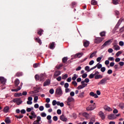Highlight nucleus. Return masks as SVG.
Listing matches in <instances>:
<instances>
[{
    "label": "nucleus",
    "mask_w": 124,
    "mask_h": 124,
    "mask_svg": "<svg viewBox=\"0 0 124 124\" xmlns=\"http://www.w3.org/2000/svg\"><path fill=\"white\" fill-rule=\"evenodd\" d=\"M74 101V98L71 96H69L67 98V100L65 101V104L67 105L68 106L70 107L71 106V102H73Z\"/></svg>",
    "instance_id": "obj_1"
},
{
    "label": "nucleus",
    "mask_w": 124,
    "mask_h": 124,
    "mask_svg": "<svg viewBox=\"0 0 124 124\" xmlns=\"http://www.w3.org/2000/svg\"><path fill=\"white\" fill-rule=\"evenodd\" d=\"M52 105L53 106H56L57 105L58 106H60V107H63L64 106V104L63 103H61L60 101L57 102L56 100L52 101Z\"/></svg>",
    "instance_id": "obj_2"
},
{
    "label": "nucleus",
    "mask_w": 124,
    "mask_h": 124,
    "mask_svg": "<svg viewBox=\"0 0 124 124\" xmlns=\"http://www.w3.org/2000/svg\"><path fill=\"white\" fill-rule=\"evenodd\" d=\"M14 102V103H16L17 105H20V104H22L23 103V101L21 100V98H16L14 99L13 101H11V102Z\"/></svg>",
    "instance_id": "obj_3"
},
{
    "label": "nucleus",
    "mask_w": 124,
    "mask_h": 124,
    "mask_svg": "<svg viewBox=\"0 0 124 124\" xmlns=\"http://www.w3.org/2000/svg\"><path fill=\"white\" fill-rule=\"evenodd\" d=\"M96 107L95 105V103H93V105H90L88 107L86 108L87 111H93V110H94Z\"/></svg>",
    "instance_id": "obj_4"
},
{
    "label": "nucleus",
    "mask_w": 124,
    "mask_h": 124,
    "mask_svg": "<svg viewBox=\"0 0 124 124\" xmlns=\"http://www.w3.org/2000/svg\"><path fill=\"white\" fill-rule=\"evenodd\" d=\"M108 80H110V78H104L98 83V85H104L106 84V82H107Z\"/></svg>",
    "instance_id": "obj_5"
},
{
    "label": "nucleus",
    "mask_w": 124,
    "mask_h": 124,
    "mask_svg": "<svg viewBox=\"0 0 124 124\" xmlns=\"http://www.w3.org/2000/svg\"><path fill=\"white\" fill-rule=\"evenodd\" d=\"M103 40H104V38L97 37L95 38L94 40V43H96V44H99V43H101V42H102Z\"/></svg>",
    "instance_id": "obj_6"
},
{
    "label": "nucleus",
    "mask_w": 124,
    "mask_h": 124,
    "mask_svg": "<svg viewBox=\"0 0 124 124\" xmlns=\"http://www.w3.org/2000/svg\"><path fill=\"white\" fill-rule=\"evenodd\" d=\"M110 44H111V40H108V41H107L102 46H101V48H104V47H105V46H107L108 45H110Z\"/></svg>",
    "instance_id": "obj_7"
},
{
    "label": "nucleus",
    "mask_w": 124,
    "mask_h": 124,
    "mask_svg": "<svg viewBox=\"0 0 124 124\" xmlns=\"http://www.w3.org/2000/svg\"><path fill=\"white\" fill-rule=\"evenodd\" d=\"M56 93L59 95H61V94H62V88L61 87H58L56 89Z\"/></svg>",
    "instance_id": "obj_8"
},
{
    "label": "nucleus",
    "mask_w": 124,
    "mask_h": 124,
    "mask_svg": "<svg viewBox=\"0 0 124 124\" xmlns=\"http://www.w3.org/2000/svg\"><path fill=\"white\" fill-rule=\"evenodd\" d=\"M112 48L113 49H114V50H115L116 51H119V50L121 49V47H120V46L115 44H113Z\"/></svg>",
    "instance_id": "obj_9"
},
{
    "label": "nucleus",
    "mask_w": 124,
    "mask_h": 124,
    "mask_svg": "<svg viewBox=\"0 0 124 124\" xmlns=\"http://www.w3.org/2000/svg\"><path fill=\"white\" fill-rule=\"evenodd\" d=\"M27 104L28 105H31L32 104V97H29L28 98V101H27Z\"/></svg>",
    "instance_id": "obj_10"
},
{
    "label": "nucleus",
    "mask_w": 124,
    "mask_h": 124,
    "mask_svg": "<svg viewBox=\"0 0 124 124\" xmlns=\"http://www.w3.org/2000/svg\"><path fill=\"white\" fill-rule=\"evenodd\" d=\"M41 121V117L40 116H37V120L36 121H34L32 124H40L39 122Z\"/></svg>",
    "instance_id": "obj_11"
},
{
    "label": "nucleus",
    "mask_w": 124,
    "mask_h": 124,
    "mask_svg": "<svg viewBox=\"0 0 124 124\" xmlns=\"http://www.w3.org/2000/svg\"><path fill=\"white\" fill-rule=\"evenodd\" d=\"M108 120H115L116 116H115L114 114H110L108 116Z\"/></svg>",
    "instance_id": "obj_12"
},
{
    "label": "nucleus",
    "mask_w": 124,
    "mask_h": 124,
    "mask_svg": "<svg viewBox=\"0 0 124 124\" xmlns=\"http://www.w3.org/2000/svg\"><path fill=\"white\" fill-rule=\"evenodd\" d=\"M31 114V115H29V118L31 119V120H32L33 118H36V115L35 114L34 111H32Z\"/></svg>",
    "instance_id": "obj_13"
},
{
    "label": "nucleus",
    "mask_w": 124,
    "mask_h": 124,
    "mask_svg": "<svg viewBox=\"0 0 124 124\" xmlns=\"http://www.w3.org/2000/svg\"><path fill=\"white\" fill-rule=\"evenodd\" d=\"M22 86H23V83H21L20 86L17 89H12V92H19L20 90L22 89Z\"/></svg>",
    "instance_id": "obj_14"
},
{
    "label": "nucleus",
    "mask_w": 124,
    "mask_h": 124,
    "mask_svg": "<svg viewBox=\"0 0 124 124\" xmlns=\"http://www.w3.org/2000/svg\"><path fill=\"white\" fill-rule=\"evenodd\" d=\"M51 84V81H50V79H47L45 81V82L44 83V87H46V86H49Z\"/></svg>",
    "instance_id": "obj_15"
},
{
    "label": "nucleus",
    "mask_w": 124,
    "mask_h": 124,
    "mask_svg": "<svg viewBox=\"0 0 124 124\" xmlns=\"http://www.w3.org/2000/svg\"><path fill=\"white\" fill-rule=\"evenodd\" d=\"M104 109L105 111H108V112H110V111H112V109L111 108L109 107L108 106H105L104 107Z\"/></svg>",
    "instance_id": "obj_16"
},
{
    "label": "nucleus",
    "mask_w": 124,
    "mask_h": 124,
    "mask_svg": "<svg viewBox=\"0 0 124 124\" xmlns=\"http://www.w3.org/2000/svg\"><path fill=\"white\" fill-rule=\"evenodd\" d=\"M0 81L1 84H3V85H4L5 83H6V79L4 78V77H0Z\"/></svg>",
    "instance_id": "obj_17"
},
{
    "label": "nucleus",
    "mask_w": 124,
    "mask_h": 124,
    "mask_svg": "<svg viewBox=\"0 0 124 124\" xmlns=\"http://www.w3.org/2000/svg\"><path fill=\"white\" fill-rule=\"evenodd\" d=\"M89 94L91 96H93V97H94V98H98V96L97 94H96V93H94L93 92H90Z\"/></svg>",
    "instance_id": "obj_18"
},
{
    "label": "nucleus",
    "mask_w": 124,
    "mask_h": 124,
    "mask_svg": "<svg viewBox=\"0 0 124 124\" xmlns=\"http://www.w3.org/2000/svg\"><path fill=\"white\" fill-rule=\"evenodd\" d=\"M99 115L102 120H104V119H105V115H104V113H103V112L100 111L99 112Z\"/></svg>",
    "instance_id": "obj_19"
},
{
    "label": "nucleus",
    "mask_w": 124,
    "mask_h": 124,
    "mask_svg": "<svg viewBox=\"0 0 124 124\" xmlns=\"http://www.w3.org/2000/svg\"><path fill=\"white\" fill-rule=\"evenodd\" d=\"M78 97L79 98H84L85 97V92H82L79 93Z\"/></svg>",
    "instance_id": "obj_20"
},
{
    "label": "nucleus",
    "mask_w": 124,
    "mask_h": 124,
    "mask_svg": "<svg viewBox=\"0 0 124 124\" xmlns=\"http://www.w3.org/2000/svg\"><path fill=\"white\" fill-rule=\"evenodd\" d=\"M60 120L62 121V122H66V121H67V118H65L64 115H62L60 116Z\"/></svg>",
    "instance_id": "obj_21"
},
{
    "label": "nucleus",
    "mask_w": 124,
    "mask_h": 124,
    "mask_svg": "<svg viewBox=\"0 0 124 124\" xmlns=\"http://www.w3.org/2000/svg\"><path fill=\"white\" fill-rule=\"evenodd\" d=\"M60 75H61V71H57L55 72L54 75V78H56V77H58V76H60Z\"/></svg>",
    "instance_id": "obj_22"
},
{
    "label": "nucleus",
    "mask_w": 124,
    "mask_h": 124,
    "mask_svg": "<svg viewBox=\"0 0 124 124\" xmlns=\"http://www.w3.org/2000/svg\"><path fill=\"white\" fill-rule=\"evenodd\" d=\"M89 45H90V42L88 41H83V46H84V47H88Z\"/></svg>",
    "instance_id": "obj_23"
},
{
    "label": "nucleus",
    "mask_w": 124,
    "mask_h": 124,
    "mask_svg": "<svg viewBox=\"0 0 124 124\" xmlns=\"http://www.w3.org/2000/svg\"><path fill=\"white\" fill-rule=\"evenodd\" d=\"M4 113H8L9 112V107L6 106L3 108Z\"/></svg>",
    "instance_id": "obj_24"
},
{
    "label": "nucleus",
    "mask_w": 124,
    "mask_h": 124,
    "mask_svg": "<svg viewBox=\"0 0 124 124\" xmlns=\"http://www.w3.org/2000/svg\"><path fill=\"white\" fill-rule=\"evenodd\" d=\"M82 116L85 117L86 119H89V118H90V115L87 112H84L82 113Z\"/></svg>",
    "instance_id": "obj_25"
},
{
    "label": "nucleus",
    "mask_w": 124,
    "mask_h": 124,
    "mask_svg": "<svg viewBox=\"0 0 124 124\" xmlns=\"http://www.w3.org/2000/svg\"><path fill=\"white\" fill-rule=\"evenodd\" d=\"M83 56V53H79L78 54H76L75 56V58H81Z\"/></svg>",
    "instance_id": "obj_26"
},
{
    "label": "nucleus",
    "mask_w": 124,
    "mask_h": 124,
    "mask_svg": "<svg viewBox=\"0 0 124 124\" xmlns=\"http://www.w3.org/2000/svg\"><path fill=\"white\" fill-rule=\"evenodd\" d=\"M96 53H97V51H94V52H93V53H92V54L90 55V59H92V58H93V57H95V55H96Z\"/></svg>",
    "instance_id": "obj_27"
},
{
    "label": "nucleus",
    "mask_w": 124,
    "mask_h": 124,
    "mask_svg": "<svg viewBox=\"0 0 124 124\" xmlns=\"http://www.w3.org/2000/svg\"><path fill=\"white\" fill-rule=\"evenodd\" d=\"M77 78H78V75L75 74H74L73 77L72 78V79L73 81H75Z\"/></svg>",
    "instance_id": "obj_28"
},
{
    "label": "nucleus",
    "mask_w": 124,
    "mask_h": 124,
    "mask_svg": "<svg viewBox=\"0 0 124 124\" xmlns=\"http://www.w3.org/2000/svg\"><path fill=\"white\" fill-rule=\"evenodd\" d=\"M5 123H6V124H11V121H10L9 118L7 117L5 119Z\"/></svg>",
    "instance_id": "obj_29"
},
{
    "label": "nucleus",
    "mask_w": 124,
    "mask_h": 124,
    "mask_svg": "<svg viewBox=\"0 0 124 124\" xmlns=\"http://www.w3.org/2000/svg\"><path fill=\"white\" fill-rule=\"evenodd\" d=\"M22 94L21 93H16L15 94V96H16V97H20V96H22Z\"/></svg>",
    "instance_id": "obj_30"
},
{
    "label": "nucleus",
    "mask_w": 124,
    "mask_h": 124,
    "mask_svg": "<svg viewBox=\"0 0 124 124\" xmlns=\"http://www.w3.org/2000/svg\"><path fill=\"white\" fill-rule=\"evenodd\" d=\"M15 86H18V85L20 84V80H19V79H16L15 81Z\"/></svg>",
    "instance_id": "obj_31"
},
{
    "label": "nucleus",
    "mask_w": 124,
    "mask_h": 124,
    "mask_svg": "<svg viewBox=\"0 0 124 124\" xmlns=\"http://www.w3.org/2000/svg\"><path fill=\"white\" fill-rule=\"evenodd\" d=\"M103 77L101 75H98L97 76H95V79H101Z\"/></svg>",
    "instance_id": "obj_32"
},
{
    "label": "nucleus",
    "mask_w": 124,
    "mask_h": 124,
    "mask_svg": "<svg viewBox=\"0 0 124 124\" xmlns=\"http://www.w3.org/2000/svg\"><path fill=\"white\" fill-rule=\"evenodd\" d=\"M96 68L97 67L98 69H100L102 67V64H99V63H97L96 65Z\"/></svg>",
    "instance_id": "obj_33"
},
{
    "label": "nucleus",
    "mask_w": 124,
    "mask_h": 124,
    "mask_svg": "<svg viewBox=\"0 0 124 124\" xmlns=\"http://www.w3.org/2000/svg\"><path fill=\"white\" fill-rule=\"evenodd\" d=\"M35 40L37 41V42L38 43H39V44H40V45L42 44V42H41V40H40V39H39V38H35Z\"/></svg>",
    "instance_id": "obj_34"
},
{
    "label": "nucleus",
    "mask_w": 124,
    "mask_h": 124,
    "mask_svg": "<svg viewBox=\"0 0 124 124\" xmlns=\"http://www.w3.org/2000/svg\"><path fill=\"white\" fill-rule=\"evenodd\" d=\"M90 82V79L88 78H86L84 79V80H83L81 81V83H89Z\"/></svg>",
    "instance_id": "obj_35"
},
{
    "label": "nucleus",
    "mask_w": 124,
    "mask_h": 124,
    "mask_svg": "<svg viewBox=\"0 0 124 124\" xmlns=\"http://www.w3.org/2000/svg\"><path fill=\"white\" fill-rule=\"evenodd\" d=\"M91 4L93 5H96V4H97V1H95V0H92Z\"/></svg>",
    "instance_id": "obj_36"
},
{
    "label": "nucleus",
    "mask_w": 124,
    "mask_h": 124,
    "mask_svg": "<svg viewBox=\"0 0 124 124\" xmlns=\"http://www.w3.org/2000/svg\"><path fill=\"white\" fill-rule=\"evenodd\" d=\"M119 1H120V0H113L112 2L113 4H119Z\"/></svg>",
    "instance_id": "obj_37"
},
{
    "label": "nucleus",
    "mask_w": 124,
    "mask_h": 124,
    "mask_svg": "<svg viewBox=\"0 0 124 124\" xmlns=\"http://www.w3.org/2000/svg\"><path fill=\"white\" fill-rule=\"evenodd\" d=\"M54 47H55V43L52 42L51 44H50V49H54Z\"/></svg>",
    "instance_id": "obj_38"
},
{
    "label": "nucleus",
    "mask_w": 124,
    "mask_h": 124,
    "mask_svg": "<svg viewBox=\"0 0 124 124\" xmlns=\"http://www.w3.org/2000/svg\"><path fill=\"white\" fill-rule=\"evenodd\" d=\"M67 77H68V75L65 74L64 75H62V79H63V80H65L66 79V78H67Z\"/></svg>",
    "instance_id": "obj_39"
},
{
    "label": "nucleus",
    "mask_w": 124,
    "mask_h": 124,
    "mask_svg": "<svg viewBox=\"0 0 124 124\" xmlns=\"http://www.w3.org/2000/svg\"><path fill=\"white\" fill-rule=\"evenodd\" d=\"M102 58H103V56H102L101 57H98L96 59V62H100V61H101V60H102Z\"/></svg>",
    "instance_id": "obj_40"
},
{
    "label": "nucleus",
    "mask_w": 124,
    "mask_h": 124,
    "mask_svg": "<svg viewBox=\"0 0 124 124\" xmlns=\"http://www.w3.org/2000/svg\"><path fill=\"white\" fill-rule=\"evenodd\" d=\"M62 62H63V63H65V62H67V57H64L62 59Z\"/></svg>",
    "instance_id": "obj_41"
},
{
    "label": "nucleus",
    "mask_w": 124,
    "mask_h": 124,
    "mask_svg": "<svg viewBox=\"0 0 124 124\" xmlns=\"http://www.w3.org/2000/svg\"><path fill=\"white\" fill-rule=\"evenodd\" d=\"M85 70H86V71H88V72H90V71H91L90 69V66H86L85 67Z\"/></svg>",
    "instance_id": "obj_42"
},
{
    "label": "nucleus",
    "mask_w": 124,
    "mask_h": 124,
    "mask_svg": "<svg viewBox=\"0 0 124 124\" xmlns=\"http://www.w3.org/2000/svg\"><path fill=\"white\" fill-rule=\"evenodd\" d=\"M35 79L36 80V81H38V80H40V76L36 75L35 76Z\"/></svg>",
    "instance_id": "obj_43"
},
{
    "label": "nucleus",
    "mask_w": 124,
    "mask_h": 124,
    "mask_svg": "<svg viewBox=\"0 0 124 124\" xmlns=\"http://www.w3.org/2000/svg\"><path fill=\"white\" fill-rule=\"evenodd\" d=\"M108 60L110 62H114V61H115V58H114V57H108Z\"/></svg>",
    "instance_id": "obj_44"
},
{
    "label": "nucleus",
    "mask_w": 124,
    "mask_h": 124,
    "mask_svg": "<svg viewBox=\"0 0 124 124\" xmlns=\"http://www.w3.org/2000/svg\"><path fill=\"white\" fill-rule=\"evenodd\" d=\"M119 46H121L123 47V46H124V42L123 41H120L119 43Z\"/></svg>",
    "instance_id": "obj_45"
},
{
    "label": "nucleus",
    "mask_w": 124,
    "mask_h": 124,
    "mask_svg": "<svg viewBox=\"0 0 124 124\" xmlns=\"http://www.w3.org/2000/svg\"><path fill=\"white\" fill-rule=\"evenodd\" d=\"M106 33V32H105V31H102L100 33V35L101 36H105Z\"/></svg>",
    "instance_id": "obj_46"
},
{
    "label": "nucleus",
    "mask_w": 124,
    "mask_h": 124,
    "mask_svg": "<svg viewBox=\"0 0 124 124\" xmlns=\"http://www.w3.org/2000/svg\"><path fill=\"white\" fill-rule=\"evenodd\" d=\"M63 65L62 64H60L59 65H56V67L57 69H60V67H62Z\"/></svg>",
    "instance_id": "obj_47"
},
{
    "label": "nucleus",
    "mask_w": 124,
    "mask_h": 124,
    "mask_svg": "<svg viewBox=\"0 0 124 124\" xmlns=\"http://www.w3.org/2000/svg\"><path fill=\"white\" fill-rule=\"evenodd\" d=\"M65 92L67 93H70V92H71V90L69 88H65Z\"/></svg>",
    "instance_id": "obj_48"
},
{
    "label": "nucleus",
    "mask_w": 124,
    "mask_h": 124,
    "mask_svg": "<svg viewBox=\"0 0 124 124\" xmlns=\"http://www.w3.org/2000/svg\"><path fill=\"white\" fill-rule=\"evenodd\" d=\"M40 81H43V80H44V76H43V75H41L40 76Z\"/></svg>",
    "instance_id": "obj_49"
},
{
    "label": "nucleus",
    "mask_w": 124,
    "mask_h": 124,
    "mask_svg": "<svg viewBox=\"0 0 124 124\" xmlns=\"http://www.w3.org/2000/svg\"><path fill=\"white\" fill-rule=\"evenodd\" d=\"M37 100H38V97L35 96L34 98V103H36V102H37Z\"/></svg>",
    "instance_id": "obj_50"
},
{
    "label": "nucleus",
    "mask_w": 124,
    "mask_h": 124,
    "mask_svg": "<svg viewBox=\"0 0 124 124\" xmlns=\"http://www.w3.org/2000/svg\"><path fill=\"white\" fill-rule=\"evenodd\" d=\"M93 77H94V75L93 74H91L89 76V78H90V79H93Z\"/></svg>",
    "instance_id": "obj_51"
},
{
    "label": "nucleus",
    "mask_w": 124,
    "mask_h": 124,
    "mask_svg": "<svg viewBox=\"0 0 124 124\" xmlns=\"http://www.w3.org/2000/svg\"><path fill=\"white\" fill-rule=\"evenodd\" d=\"M16 76H17V77H20V76H22V74L21 72H18L16 74Z\"/></svg>",
    "instance_id": "obj_52"
},
{
    "label": "nucleus",
    "mask_w": 124,
    "mask_h": 124,
    "mask_svg": "<svg viewBox=\"0 0 124 124\" xmlns=\"http://www.w3.org/2000/svg\"><path fill=\"white\" fill-rule=\"evenodd\" d=\"M119 107L121 108V109H124V103H121L119 105Z\"/></svg>",
    "instance_id": "obj_53"
},
{
    "label": "nucleus",
    "mask_w": 124,
    "mask_h": 124,
    "mask_svg": "<svg viewBox=\"0 0 124 124\" xmlns=\"http://www.w3.org/2000/svg\"><path fill=\"white\" fill-rule=\"evenodd\" d=\"M70 96H71V97H72L73 96H74V95H75V93H74V92H71L70 93Z\"/></svg>",
    "instance_id": "obj_54"
},
{
    "label": "nucleus",
    "mask_w": 124,
    "mask_h": 124,
    "mask_svg": "<svg viewBox=\"0 0 124 124\" xmlns=\"http://www.w3.org/2000/svg\"><path fill=\"white\" fill-rule=\"evenodd\" d=\"M105 70H106V68H105V67L101 68V71L102 72H105Z\"/></svg>",
    "instance_id": "obj_55"
},
{
    "label": "nucleus",
    "mask_w": 124,
    "mask_h": 124,
    "mask_svg": "<svg viewBox=\"0 0 124 124\" xmlns=\"http://www.w3.org/2000/svg\"><path fill=\"white\" fill-rule=\"evenodd\" d=\"M121 54H122V51H119L117 53H116V57H119V56H120V55H121Z\"/></svg>",
    "instance_id": "obj_56"
},
{
    "label": "nucleus",
    "mask_w": 124,
    "mask_h": 124,
    "mask_svg": "<svg viewBox=\"0 0 124 124\" xmlns=\"http://www.w3.org/2000/svg\"><path fill=\"white\" fill-rule=\"evenodd\" d=\"M114 65H115V62H111L109 63V66H110V67H113V66H114Z\"/></svg>",
    "instance_id": "obj_57"
},
{
    "label": "nucleus",
    "mask_w": 124,
    "mask_h": 124,
    "mask_svg": "<svg viewBox=\"0 0 124 124\" xmlns=\"http://www.w3.org/2000/svg\"><path fill=\"white\" fill-rule=\"evenodd\" d=\"M57 113L58 115H61V114H62V110H61L60 109H58L57 111Z\"/></svg>",
    "instance_id": "obj_58"
},
{
    "label": "nucleus",
    "mask_w": 124,
    "mask_h": 124,
    "mask_svg": "<svg viewBox=\"0 0 124 124\" xmlns=\"http://www.w3.org/2000/svg\"><path fill=\"white\" fill-rule=\"evenodd\" d=\"M46 115H47L45 112H42L41 113V117H46Z\"/></svg>",
    "instance_id": "obj_59"
},
{
    "label": "nucleus",
    "mask_w": 124,
    "mask_h": 124,
    "mask_svg": "<svg viewBox=\"0 0 124 124\" xmlns=\"http://www.w3.org/2000/svg\"><path fill=\"white\" fill-rule=\"evenodd\" d=\"M108 74H112L113 73V71L111 69H109L107 72Z\"/></svg>",
    "instance_id": "obj_60"
},
{
    "label": "nucleus",
    "mask_w": 124,
    "mask_h": 124,
    "mask_svg": "<svg viewBox=\"0 0 124 124\" xmlns=\"http://www.w3.org/2000/svg\"><path fill=\"white\" fill-rule=\"evenodd\" d=\"M93 63H94V61H93V60L89 62V65H93Z\"/></svg>",
    "instance_id": "obj_61"
},
{
    "label": "nucleus",
    "mask_w": 124,
    "mask_h": 124,
    "mask_svg": "<svg viewBox=\"0 0 124 124\" xmlns=\"http://www.w3.org/2000/svg\"><path fill=\"white\" fill-rule=\"evenodd\" d=\"M53 121H55V122H57L58 121V117L57 116H54L53 117Z\"/></svg>",
    "instance_id": "obj_62"
},
{
    "label": "nucleus",
    "mask_w": 124,
    "mask_h": 124,
    "mask_svg": "<svg viewBox=\"0 0 124 124\" xmlns=\"http://www.w3.org/2000/svg\"><path fill=\"white\" fill-rule=\"evenodd\" d=\"M87 76H88V74L85 73V74H83L82 75V78H86L87 77Z\"/></svg>",
    "instance_id": "obj_63"
},
{
    "label": "nucleus",
    "mask_w": 124,
    "mask_h": 124,
    "mask_svg": "<svg viewBox=\"0 0 124 124\" xmlns=\"http://www.w3.org/2000/svg\"><path fill=\"white\" fill-rule=\"evenodd\" d=\"M49 93L51 94H53V93H54V89H51L49 90Z\"/></svg>",
    "instance_id": "obj_64"
}]
</instances>
